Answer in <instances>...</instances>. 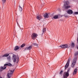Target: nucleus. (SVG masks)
<instances>
[{"mask_svg": "<svg viewBox=\"0 0 78 78\" xmlns=\"http://www.w3.org/2000/svg\"><path fill=\"white\" fill-rule=\"evenodd\" d=\"M78 51L76 52L74 54V57L71 64V67L73 68V67H74L75 66V64H76V61L77 60V59H78Z\"/></svg>", "mask_w": 78, "mask_h": 78, "instance_id": "nucleus-1", "label": "nucleus"}, {"mask_svg": "<svg viewBox=\"0 0 78 78\" xmlns=\"http://www.w3.org/2000/svg\"><path fill=\"white\" fill-rule=\"evenodd\" d=\"M70 70V68H69L68 69L67 71L66 72H65L64 74L63 75L64 78H67L68 76H69V73Z\"/></svg>", "mask_w": 78, "mask_h": 78, "instance_id": "nucleus-2", "label": "nucleus"}, {"mask_svg": "<svg viewBox=\"0 0 78 78\" xmlns=\"http://www.w3.org/2000/svg\"><path fill=\"white\" fill-rule=\"evenodd\" d=\"M14 70L12 71V70H10L9 71V73L7 74V76L8 78H10L11 76H12V73L14 72Z\"/></svg>", "mask_w": 78, "mask_h": 78, "instance_id": "nucleus-3", "label": "nucleus"}, {"mask_svg": "<svg viewBox=\"0 0 78 78\" xmlns=\"http://www.w3.org/2000/svg\"><path fill=\"white\" fill-rule=\"evenodd\" d=\"M64 6L66 9H67L70 8V6L69 5V3L68 1H66L64 3Z\"/></svg>", "mask_w": 78, "mask_h": 78, "instance_id": "nucleus-4", "label": "nucleus"}, {"mask_svg": "<svg viewBox=\"0 0 78 78\" xmlns=\"http://www.w3.org/2000/svg\"><path fill=\"white\" fill-rule=\"evenodd\" d=\"M37 34L35 33H33L31 35V38L32 39H34L36 37H37Z\"/></svg>", "mask_w": 78, "mask_h": 78, "instance_id": "nucleus-5", "label": "nucleus"}, {"mask_svg": "<svg viewBox=\"0 0 78 78\" xmlns=\"http://www.w3.org/2000/svg\"><path fill=\"white\" fill-rule=\"evenodd\" d=\"M69 63H70V58H69L68 59L67 62L66 66H65V70H66V69H67V68H68V67H69Z\"/></svg>", "mask_w": 78, "mask_h": 78, "instance_id": "nucleus-6", "label": "nucleus"}, {"mask_svg": "<svg viewBox=\"0 0 78 78\" xmlns=\"http://www.w3.org/2000/svg\"><path fill=\"white\" fill-rule=\"evenodd\" d=\"M59 47H61L62 48H63L64 49V48H69L68 47V44H67L62 45Z\"/></svg>", "mask_w": 78, "mask_h": 78, "instance_id": "nucleus-7", "label": "nucleus"}, {"mask_svg": "<svg viewBox=\"0 0 78 78\" xmlns=\"http://www.w3.org/2000/svg\"><path fill=\"white\" fill-rule=\"evenodd\" d=\"M12 60H13L14 62H15L16 61V56L14 55H13Z\"/></svg>", "mask_w": 78, "mask_h": 78, "instance_id": "nucleus-8", "label": "nucleus"}, {"mask_svg": "<svg viewBox=\"0 0 78 78\" xmlns=\"http://www.w3.org/2000/svg\"><path fill=\"white\" fill-rule=\"evenodd\" d=\"M8 66V64H5L4 65V67H1V70H4V69H6V66Z\"/></svg>", "mask_w": 78, "mask_h": 78, "instance_id": "nucleus-9", "label": "nucleus"}, {"mask_svg": "<svg viewBox=\"0 0 78 78\" xmlns=\"http://www.w3.org/2000/svg\"><path fill=\"white\" fill-rule=\"evenodd\" d=\"M77 70H78V69L76 68L74 69L73 72V75H76V73L77 72Z\"/></svg>", "mask_w": 78, "mask_h": 78, "instance_id": "nucleus-10", "label": "nucleus"}, {"mask_svg": "<svg viewBox=\"0 0 78 78\" xmlns=\"http://www.w3.org/2000/svg\"><path fill=\"white\" fill-rule=\"evenodd\" d=\"M67 13L69 14H73V11L71 10H68L67 11Z\"/></svg>", "mask_w": 78, "mask_h": 78, "instance_id": "nucleus-11", "label": "nucleus"}, {"mask_svg": "<svg viewBox=\"0 0 78 78\" xmlns=\"http://www.w3.org/2000/svg\"><path fill=\"white\" fill-rule=\"evenodd\" d=\"M32 48L31 46H30L29 47H27L25 50H30V49Z\"/></svg>", "mask_w": 78, "mask_h": 78, "instance_id": "nucleus-12", "label": "nucleus"}, {"mask_svg": "<svg viewBox=\"0 0 78 78\" xmlns=\"http://www.w3.org/2000/svg\"><path fill=\"white\" fill-rule=\"evenodd\" d=\"M44 17H46V18H48V14L47 13H46L44 15Z\"/></svg>", "mask_w": 78, "mask_h": 78, "instance_id": "nucleus-13", "label": "nucleus"}, {"mask_svg": "<svg viewBox=\"0 0 78 78\" xmlns=\"http://www.w3.org/2000/svg\"><path fill=\"white\" fill-rule=\"evenodd\" d=\"M19 46H16L15 48V51H16V50H19Z\"/></svg>", "mask_w": 78, "mask_h": 78, "instance_id": "nucleus-14", "label": "nucleus"}, {"mask_svg": "<svg viewBox=\"0 0 78 78\" xmlns=\"http://www.w3.org/2000/svg\"><path fill=\"white\" fill-rule=\"evenodd\" d=\"M37 19L40 20V19H42V17L41 16H38L37 17Z\"/></svg>", "mask_w": 78, "mask_h": 78, "instance_id": "nucleus-15", "label": "nucleus"}, {"mask_svg": "<svg viewBox=\"0 0 78 78\" xmlns=\"http://www.w3.org/2000/svg\"><path fill=\"white\" fill-rule=\"evenodd\" d=\"M53 17L55 19H58V15H55Z\"/></svg>", "mask_w": 78, "mask_h": 78, "instance_id": "nucleus-16", "label": "nucleus"}, {"mask_svg": "<svg viewBox=\"0 0 78 78\" xmlns=\"http://www.w3.org/2000/svg\"><path fill=\"white\" fill-rule=\"evenodd\" d=\"M9 55V54H5L2 56V57H7Z\"/></svg>", "mask_w": 78, "mask_h": 78, "instance_id": "nucleus-17", "label": "nucleus"}, {"mask_svg": "<svg viewBox=\"0 0 78 78\" xmlns=\"http://www.w3.org/2000/svg\"><path fill=\"white\" fill-rule=\"evenodd\" d=\"M19 10L21 12L22 11V7L20 6L19 5Z\"/></svg>", "mask_w": 78, "mask_h": 78, "instance_id": "nucleus-18", "label": "nucleus"}, {"mask_svg": "<svg viewBox=\"0 0 78 78\" xmlns=\"http://www.w3.org/2000/svg\"><path fill=\"white\" fill-rule=\"evenodd\" d=\"M71 45L72 47H75V44H74V43H72Z\"/></svg>", "mask_w": 78, "mask_h": 78, "instance_id": "nucleus-19", "label": "nucleus"}, {"mask_svg": "<svg viewBox=\"0 0 78 78\" xmlns=\"http://www.w3.org/2000/svg\"><path fill=\"white\" fill-rule=\"evenodd\" d=\"M7 59L8 60H9H9L11 59V57L9 56L7 57Z\"/></svg>", "mask_w": 78, "mask_h": 78, "instance_id": "nucleus-20", "label": "nucleus"}, {"mask_svg": "<svg viewBox=\"0 0 78 78\" xmlns=\"http://www.w3.org/2000/svg\"><path fill=\"white\" fill-rule=\"evenodd\" d=\"M25 44H23L21 45V47L22 48H23V47H25Z\"/></svg>", "mask_w": 78, "mask_h": 78, "instance_id": "nucleus-21", "label": "nucleus"}, {"mask_svg": "<svg viewBox=\"0 0 78 78\" xmlns=\"http://www.w3.org/2000/svg\"><path fill=\"white\" fill-rule=\"evenodd\" d=\"M45 31H46V29L45 28H44L43 29V33H44V32H45Z\"/></svg>", "mask_w": 78, "mask_h": 78, "instance_id": "nucleus-22", "label": "nucleus"}, {"mask_svg": "<svg viewBox=\"0 0 78 78\" xmlns=\"http://www.w3.org/2000/svg\"><path fill=\"white\" fill-rule=\"evenodd\" d=\"M19 58H16V63H18V62H19Z\"/></svg>", "mask_w": 78, "mask_h": 78, "instance_id": "nucleus-23", "label": "nucleus"}, {"mask_svg": "<svg viewBox=\"0 0 78 78\" xmlns=\"http://www.w3.org/2000/svg\"><path fill=\"white\" fill-rule=\"evenodd\" d=\"M6 0H2V1L3 2V3H5V2H6Z\"/></svg>", "mask_w": 78, "mask_h": 78, "instance_id": "nucleus-24", "label": "nucleus"}, {"mask_svg": "<svg viewBox=\"0 0 78 78\" xmlns=\"http://www.w3.org/2000/svg\"><path fill=\"white\" fill-rule=\"evenodd\" d=\"M7 64H8V66H12V65L10 63Z\"/></svg>", "mask_w": 78, "mask_h": 78, "instance_id": "nucleus-25", "label": "nucleus"}, {"mask_svg": "<svg viewBox=\"0 0 78 78\" xmlns=\"http://www.w3.org/2000/svg\"><path fill=\"white\" fill-rule=\"evenodd\" d=\"M33 44L34 45H38L36 43H33Z\"/></svg>", "mask_w": 78, "mask_h": 78, "instance_id": "nucleus-26", "label": "nucleus"}, {"mask_svg": "<svg viewBox=\"0 0 78 78\" xmlns=\"http://www.w3.org/2000/svg\"><path fill=\"white\" fill-rule=\"evenodd\" d=\"M74 14H78V12H76L74 13Z\"/></svg>", "mask_w": 78, "mask_h": 78, "instance_id": "nucleus-27", "label": "nucleus"}, {"mask_svg": "<svg viewBox=\"0 0 78 78\" xmlns=\"http://www.w3.org/2000/svg\"><path fill=\"white\" fill-rule=\"evenodd\" d=\"M62 72H63V71H60V74H62Z\"/></svg>", "mask_w": 78, "mask_h": 78, "instance_id": "nucleus-28", "label": "nucleus"}, {"mask_svg": "<svg viewBox=\"0 0 78 78\" xmlns=\"http://www.w3.org/2000/svg\"><path fill=\"white\" fill-rule=\"evenodd\" d=\"M76 48H77V49H78V46H76Z\"/></svg>", "mask_w": 78, "mask_h": 78, "instance_id": "nucleus-29", "label": "nucleus"}, {"mask_svg": "<svg viewBox=\"0 0 78 78\" xmlns=\"http://www.w3.org/2000/svg\"><path fill=\"white\" fill-rule=\"evenodd\" d=\"M65 17H67V16H65Z\"/></svg>", "mask_w": 78, "mask_h": 78, "instance_id": "nucleus-30", "label": "nucleus"}, {"mask_svg": "<svg viewBox=\"0 0 78 78\" xmlns=\"http://www.w3.org/2000/svg\"><path fill=\"white\" fill-rule=\"evenodd\" d=\"M0 78H2V77H0Z\"/></svg>", "mask_w": 78, "mask_h": 78, "instance_id": "nucleus-31", "label": "nucleus"}, {"mask_svg": "<svg viewBox=\"0 0 78 78\" xmlns=\"http://www.w3.org/2000/svg\"><path fill=\"white\" fill-rule=\"evenodd\" d=\"M1 71H2V70Z\"/></svg>", "mask_w": 78, "mask_h": 78, "instance_id": "nucleus-32", "label": "nucleus"}]
</instances>
